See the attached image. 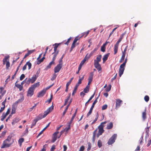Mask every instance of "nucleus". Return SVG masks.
<instances>
[{
    "instance_id": "obj_1",
    "label": "nucleus",
    "mask_w": 151,
    "mask_h": 151,
    "mask_svg": "<svg viewBox=\"0 0 151 151\" xmlns=\"http://www.w3.org/2000/svg\"><path fill=\"white\" fill-rule=\"evenodd\" d=\"M12 136L11 135L8 136L7 138L3 142L1 148L3 149L10 147L12 144V143H11L12 140Z\"/></svg>"
},
{
    "instance_id": "obj_2",
    "label": "nucleus",
    "mask_w": 151,
    "mask_h": 151,
    "mask_svg": "<svg viewBox=\"0 0 151 151\" xmlns=\"http://www.w3.org/2000/svg\"><path fill=\"white\" fill-rule=\"evenodd\" d=\"M127 59L126 58L125 59L124 62L120 65L119 69V75L120 77L123 74L125 67L126 63L127 62Z\"/></svg>"
},
{
    "instance_id": "obj_3",
    "label": "nucleus",
    "mask_w": 151,
    "mask_h": 151,
    "mask_svg": "<svg viewBox=\"0 0 151 151\" xmlns=\"http://www.w3.org/2000/svg\"><path fill=\"white\" fill-rule=\"evenodd\" d=\"M37 78V76L33 75L31 78H29L27 81V84H29L30 83H33L36 80Z\"/></svg>"
},
{
    "instance_id": "obj_4",
    "label": "nucleus",
    "mask_w": 151,
    "mask_h": 151,
    "mask_svg": "<svg viewBox=\"0 0 151 151\" xmlns=\"http://www.w3.org/2000/svg\"><path fill=\"white\" fill-rule=\"evenodd\" d=\"M53 109V106L52 105L44 112V114L42 116L41 115H40V117H42V118L45 117Z\"/></svg>"
},
{
    "instance_id": "obj_5",
    "label": "nucleus",
    "mask_w": 151,
    "mask_h": 151,
    "mask_svg": "<svg viewBox=\"0 0 151 151\" xmlns=\"http://www.w3.org/2000/svg\"><path fill=\"white\" fill-rule=\"evenodd\" d=\"M116 134H114L109 139L108 142V144L109 145H111L113 144L115 142V140L116 138Z\"/></svg>"
},
{
    "instance_id": "obj_6",
    "label": "nucleus",
    "mask_w": 151,
    "mask_h": 151,
    "mask_svg": "<svg viewBox=\"0 0 151 151\" xmlns=\"http://www.w3.org/2000/svg\"><path fill=\"white\" fill-rule=\"evenodd\" d=\"M104 126V125H102L101 126H99V131L98 133L97 134V138H98L99 136L101 135L104 132V131L103 129Z\"/></svg>"
},
{
    "instance_id": "obj_7",
    "label": "nucleus",
    "mask_w": 151,
    "mask_h": 151,
    "mask_svg": "<svg viewBox=\"0 0 151 151\" xmlns=\"http://www.w3.org/2000/svg\"><path fill=\"white\" fill-rule=\"evenodd\" d=\"M35 89L31 86L29 87L28 90L27 96H32L34 94Z\"/></svg>"
},
{
    "instance_id": "obj_8",
    "label": "nucleus",
    "mask_w": 151,
    "mask_h": 151,
    "mask_svg": "<svg viewBox=\"0 0 151 151\" xmlns=\"http://www.w3.org/2000/svg\"><path fill=\"white\" fill-rule=\"evenodd\" d=\"M63 66L62 63L58 64L54 68V71L55 73L58 72L61 69Z\"/></svg>"
},
{
    "instance_id": "obj_9",
    "label": "nucleus",
    "mask_w": 151,
    "mask_h": 151,
    "mask_svg": "<svg viewBox=\"0 0 151 151\" xmlns=\"http://www.w3.org/2000/svg\"><path fill=\"white\" fill-rule=\"evenodd\" d=\"M40 115H39L37 118L34 120L33 122H32L31 126V128H32L33 127L35 126L37 122L39 120L42 119V117H40Z\"/></svg>"
},
{
    "instance_id": "obj_10",
    "label": "nucleus",
    "mask_w": 151,
    "mask_h": 151,
    "mask_svg": "<svg viewBox=\"0 0 151 151\" xmlns=\"http://www.w3.org/2000/svg\"><path fill=\"white\" fill-rule=\"evenodd\" d=\"M122 102L121 100L118 99L116 100V109H117L120 107Z\"/></svg>"
},
{
    "instance_id": "obj_11",
    "label": "nucleus",
    "mask_w": 151,
    "mask_h": 151,
    "mask_svg": "<svg viewBox=\"0 0 151 151\" xmlns=\"http://www.w3.org/2000/svg\"><path fill=\"white\" fill-rule=\"evenodd\" d=\"M94 65L95 68H96L99 71H100L101 70V65L99 63L94 62Z\"/></svg>"
},
{
    "instance_id": "obj_12",
    "label": "nucleus",
    "mask_w": 151,
    "mask_h": 151,
    "mask_svg": "<svg viewBox=\"0 0 151 151\" xmlns=\"http://www.w3.org/2000/svg\"><path fill=\"white\" fill-rule=\"evenodd\" d=\"M20 119L19 118L16 117L14 119L12 122V125H14L15 124L18 123L20 120Z\"/></svg>"
},
{
    "instance_id": "obj_13",
    "label": "nucleus",
    "mask_w": 151,
    "mask_h": 151,
    "mask_svg": "<svg viewBox=\"0 0 151 151\" xmlns=\"http://www.w3.org/2000/svg\"><path fill=\"white\" fill-rule=\"evenodd\" d=\"M146 109H145L144 112L142 114V117L143 121H145L147 118Z\"/></svg>"
},
{
    "instance_id": "obj_14",
    "label": "nucleus",
    "mask_w": 151,
    "mask_h": 151,
    "mask_svg": "<svg viewBox=\"0 0 151 151\" xmlns=\"http://www.w3.org/2000/svg\"><path fill=\"white\" fill-rule=\"evenodd\" d=\"M45 90H43L38 93V95L37 96V97H42L44 95V94H45Z\"/></svg>"
},
{
    "instance_id": "obj_15",
    "label": "nucleus",
    "mask_w": 151,
    "mask_h": 151,
    "mask_svg": "<svg viewBox=\"0 0 151 151\" xmlns=\"http://www.w3.org/2000/svg\"><path fill=\"white\" fill-rule=\"evenodd\" d=\"M113 123L112 122H110L107 124L106 129H111L113 128Z\"/></svg>"
},
{
    "instance_id": "obj_16",
    "label": "nucleus",
    "mask_w": 151,
    "mask_h": 151,
    "mask_svg": "<svg viewBox=\"0 0 151 151\" xmlns=\"http://www.w3.org/2000/svg\"><path fill=\"white\" fill-rule=\"evenodd\" d=\"M101 57L102 55H101L97 56L96 57V60H94V62L99 63L101 61Z\"/></svg>"
},
{
    "instance_id": "obj_17",
    "label": "nucleus",
    "mask_w": 151,
    "mask_h": 151,
    "mask_svg": "<svg viewBox=\"0 0 151 151\" xmlns=\"http://www.w3.org/2000/svg\"><path fill=\"white\" fill-rule=\"evenodd\" d=\"M97 131V129H96L95 131L93 132V136L92 138V141L93 142H95V137L96 135V133Z\"/></svg>"
},
{
    "instance_id": "obj_18",
    "label": "nucleus",
    "mask_w": 151,
    "mask_h": 151,
    "mask_svg": "<svg viewBox=\"0 0 151 151\" xmlns=\"http://www.w3.org/2000/svg\"><path fill=\"white\" fill-rule=\"evenodd\" d=\"M17 82L15 83V86L16 87H17L19 89V90L20 91H21L22 90L23 87V86L21 84H17Z\"/></svg>"
},
{
    "instance_id": "obj_19",
    "label": "nucleus",
    "mask_w": 151,
    "mask_h": 151,
    "mask_svg": "<svg viewBox=\"0 0 151 151\" xmlns=\"http://www.w3.org/2000/svg\"><path fill=\"white\" fill-rule=\"evenodd\" d=\"M109 53H108L104 55L102 59L103 60V63H104L107 60L108 58L109 55Z\"/></svg>"
},
{
    "instance_id": "obj_20",
    "label": "nucleus",
    "mask_w": 151,
    "mask_h": 151,
    "mask_svg": "<svg viewBox=\"0 0 151 151\" xmlns=\"http://www.w3.org/2000/svg\"><path fill=\"white\" fill-rule=\"evenodd\" d=\"M34 52V50H28V52L27 53H26L24 58V59L25 58H26L29 55L32 54V53H33Z\"/></svg>"
},
{
    "instance_id": "obj_21",
    "label": "nucleus",
    "mask_w": 151,
    "mask_h": 151,
    "mask_svg": "<svg viewBox=\"0 0 151 151\" xmlns=\"http://www.w3.org/2000/svg\"><path fill=\"white\" fill-rule=\"evenodd\" d=\"M55 64V62L54 61H53V60H52L51 62L48 65L47 67H46V69L47 70L48 69H49V68H50L51 66V65H53V64Z\"/></svg>"
},
{
    "instance_id": "obj_22",
    "label": "nucleus",
    "mask_w": 151,
    "mask_h": 151,
    "mask_svg": "<svg viewBox=\"0 0 151 151\" xmlns=\"http://www.w3.org/2000/svg\"><path fill=\"white\" fill-rule=\"evenodd\" d=\"M93 75L94 73L93 72H91V73H90V76L88 78V81H92Z\"/></svg>"
},
{
    "instance_id": "obj_23",
    "label": "nucleus",
    "mask_w": 151,
    "mask_h": 151,
    "mask_svg": "<svg viewBox=\"0 0 151 151\" xmlns=\"http://www.w3.org/2000/svg\"><path fill=\"white\" fill-rule=\"evenodd\" d=\"M40 86V82H38L32 85L31 87L35 89V88Z\"/></svg>"
},
{
    "instance_id": "obj_24",
    "label": "nucleus",
    "mask_w": 151,
    "mask_h": 151,
    "mask_svg": "<svg viewBox=\"0 0 151 151\" xmlns=\"http://www.w3.org/2000/svg\"><path fill=\"white\" fill-rule=\"evenodd\" d=\"M58 54V52H57L56 53H53V52L52 53V55H53V57L52 58V60H53V61H55V60L56 58V57Z\"/></svg>"
},
{
    "instance_id": "obj_25",
    "label": "nucleus",
    "mask_w": 151,
    "mask_h": 151,
    "mask_svg": "<svg viewBox=\"0 0 151 151\" xmlns=\"http://www.w3.org/2000/svg\"><path fill=\"white\" fill-rule=\"evenodd\" d=\"M6 92V91L4 90V88L3 87L2 88H1L0 93L2 96H3L5 93Z\"/></svg>"
},
{
    "instance_id": "obj_26",
    "label": "nucleus",
    "mask_w": 151,
    "mask_h": 151,
    "mask_svg": "<svg viewBox=\"0 0 151 151\" xmlns=\"http://www.w3.org/2000/svg\"><path fill=\"white\" fill-rule=\"evenodd\" d=\"M89 86H87L86 88L84 89L83 91L85 93H88L89 91Z\"/></svg>"
},
{
    "instance_id": "obj_27",
    "label": "nucleus",
    "mask_w": 151,
    "mask_h": 151,
    "mask_svg": "<svg viewBox=\"0 0 151 151\" xmlns=\"http://www.w3.org/2000/svg\"><path fill=\"white\" fill-rule=\"evenodd\" d=\"M67 127H66L65 129V131L67 132L70 129V125L71 124H70L68 122L67 123Z\"/></svg>"
},
{
    "instance_id": "obj_28",
    "label": "nucleus",
    "mask_w": 151,
    "mask_h": 151,
    "mask_svg": "<svg viewBox=\"0 0 151 151\" xmlns=\"http://www.w3.org/2000/svg\"><path fill=\"white\" fill-rule=\"evenodd\" d=\"M99 96L97 97V98L94 100V102H93V104H92V105L91 107V108L92 109H93L94 107V106H95V104L97 102V99H98V98H99Z\"/></svg>"
},
{
    "instance_id": "obj_29",
    "label": "nucleus",
    "mask_w": 151,
    "mask_h": 151,
    "mask_svg": "<svg viewBox=\"0 0 151 151\" xmlns=\"http://www.w3.org/2000/svg\"><path fill=\"white\" fill-rule=\"evenodd\" d=\"M89 32V31H88L86 32H84L82 33V35L81 36V38L83 36H84V37H86L88 34Z\"/></svg>"
},
{
    "instance_id": "obj_30",
    "label": "nucleus",
    "mask_w": 151,
    "mask_h": 151,
    "mask_svg": "<svg viewBox=\"0 0 151 151\" xmlns=\"http://www.w3.org/2000/svg\"><path fill=\"white\" fill-rule=\"evenodd\" d=\"M16 108L14 107V105H12V111L11 114H15L16 112Z\"/></svg>"
},
{
    "instance_id": "obj_31",
    "label": "nucleus",
    "mask_w": 151,
    "mask_h": 151,
    "mask_svg": "<svg viewBox=\"0 0 151 151\" xmlns=\"http://www.w3.org/2000/svg\"><path fill=\"white\" fill-rule=\"evenodd\" d=\"M9 56H5L3 60V64L5 65V63H6L7 60L9 59Z\"/></svg>"
},
{
    "instance_id": "obj_32",
    "label": "nucleus",
    "mask_w": 151,
    "mask_h": 151,
    "mask_svg": "<svg viewBox=\"0 0 151 151\" xmlns=\"http://www.w3.org/2000/svg\"><path fill=\"white\" fill-rule=\"evenodd\" d=\"M10 66V63L9 61V59L7 60L6 63V69H8Z\"/></svg>"
},
{
    "instance_id": "obj_33",
    "label": "nucleus",
    "mask_w": 151,
    "mask_h": 151,
    "mask_svg": "<svg viewBox=\"0 0 151 151\" xmlns=\"http://www.w3.org/2000/svg\"><path fill=\"white\" fill-rule=\"evenodd\" d=\"M45 58V57H43L40 60H39H39H37L38 61L37 62V64L38 65L40 64L43 61Z\"/></svg>"
},
{
    "instance_id": "obj_34",
    "label": "nucleus",
    "mask_w": 151,
    "mask_h": 151,
    "mask_svg": "<svg viewBox=\"0 0 151 151\" xmlns=\"http://www.w3.org/2000/svg\"><path fill=\"white\" fill-rule=\"evenodd\" d=\"M24 139L23 138H21L19 139L18 143L20 146H21L22 143L24 142Z\"/></svg>"
},
{
    "instance_id": "obj_35",
    "label": "nucleus",
    "mask_w": 151,
    "mask_h": 151,
    "mask_svg": "<svg viewBox=\"0 0 151 151\" xmlns=\"http://www.w3.org/2000/svg\"><path fill=\"white\" fill-rule=\"evenodd\" d=\"M7 115H6L4 113H3L2 115L1 116V121H3L5 118L6 117Z\"/></svg>"
},
{
    "instance_id": "obj_36",
    "label": "nucleus",
    "mask_w": 151,
    "mask_h": 151,
    "mask_svg": "<svg viewBox=\"0 0 151 151\" xmlns=\"http://www.w3.org/2000/svg\"><path fill=\"white\" fill-rule=\"evenodd\" d=\"M87 144L88 145V148H87V151H89L91 150V144L90 142H88Z\"/></svg>"
},
{
    "instance_id": "obj_37",
    "label": "nucleus",
    "mask_w": 151,
    "mask_h": 151,
    "mask_svg": "<svg viewBox=\"0 0 151 151\" xmlns=\"http://www.w3.org/2000/svg\"><path fill=\"white\" fill-rule=\"evenodd\" d=\"M26 64L28 66V69H30L32 67L31 63L29 61H28L26 63Z\"/></svg>"
},
{
    "instance_id": "obj_38",
    "label": "nucleus",
    "mask_w": 151,
    "mask_h": 151,
    "mask_svg": "<svg viewBox=\"0 0 151 151\" xmlns=\"http://www.w3.org/2000/svg\"><path fill=\"white\" fill-rule=\"evenodd\" d=\"M93 109H92L91 108H90L89 112L87 114L86 116L87 117H88L91 114Z\"/></svg>"
},
{
    "instance_id": "obj_39",
    "label": "nucleus",
    "mask_w": 151,
    "mask_h": 151,
    "mask_svg": "<svg viewBox=\"0 0 151 151\" xmlns=\"http://www.w3.org/2000/svg\"><path fill=\"white\" fill-rule=\"evenodd\" d=\"M99 117V114L97 112L96 114V118L95 119L93 120V122L92 123V124H94L97 120L98 119Z\"/></svg>"
},
{
    "instance_id": "obj_40",
    "label": "nucleus",
    "mask_w": 151,
    "mask_h": 151,
    "mask_svg": "<svg viewBox=\"0 0 151 151\" xmlns=\"http://www.w3.org/2000/svg\"><path fill=\"white\" fill-rule=\"evenodd\" d=\"M81 38V37H79V36H77L75 37V38L74 39V40L73 42H74L75 43L77 41L79 40Z\"/></svg>"
},
{
    "instance_id": "obj_41",
    "label": "nucleus",
    "mask_w": 151,
    "mask_h": 151,
    "mask_svg": "<svg viewBox=\"0 0 151 151\" xmlns=\"http://www.w3.org/2000/svg\"><path fill=\"white\" fill-rule=\"evenodd\" d=\"M81 38V37H79V36H77L75 37V38L74 39V40L73 42H74L75 43L77 41L79 40Z\"/></svg>"
},
{
    "instance_id": "obj_42",
    "label": "nucleus",
    "mask_w": 151,
    "mask_h": 151,
    "mask_svg": "<svg viewBox=\"0 0 151 151\" xmlns=\"http://www.w3.org/2000/svg\"><path fill=\"white\" fill-rule=\"evenodd\" d=\"M118 47L114 46V54H116L117 52Z\"/></svg>"
},
{
    "instance_id": "obj_43",
    "label": "nucleus",
    "mask_w": 151,
    "mask_h": 151,
    "mask_svg": "<svg viewBox=\"0 0 151 151\" xmlns=\"http://www.w3.org/2000/svg\"><path fill=\"white\" fill-rule=\"evenodd\" d=\"M98 146L99 147H101L102 146V143L101 141V140H99L98 141L97 143Z\"/></svg>"
},
{
    "instance_id": "obj_44",
    "label": "nucleus",
    "mask_w": 151,
    "mask_h": 151,
    "mask_svg": "<svg viewBox=\"0 0 151 151\" xmlns=\"http://www.w3.org/2000/svg\"><path fill=\"white\" fill-rule=\"evenodd\" d=\"M75 43L73 42L70 48V52H71L73 50V49L75 47Z\"/></svg>"
},
{
    "instance_id": "obj_45",
    "label": "nucleus",
    "mask_w": 151,
    "mask_h": 151,
    "mask_svg": "<svg viewBox=\"0 0 151 151\" xmlns=\"http://www.w3.org/2000/svg\"><path fill=\"white\" fill-rule=\"evenodd\" d=\"M76 116V115H75V114H73L71 118V119L70 122L68 123H70V124H71L72 122L73 121V119H74Z\"/></svg>"
},
{
    "instance_id": "obj_46",
    "label": "nucleus",
    "mask_w": 151,
    "mask_h": 151,
    "mask_svg": "<svg viewBox=\"0 0 151 151\" xmlns=\"http://www.w3.org/2000/svg\"><path fill=\"white\" fill-rule=\"evenodd\" d=\"M84 77V76H83L81 78L79 79L78 80V82L77 83L80 85V84L81 83L82 81L83 80Z\"/></svg>"
},
{
    "instance_id": "obj_47",
    "label": "nucleus",
    "mask_w": 151,
    "mask_h": 151,
    "mask_svg": "<svg viewBox=\"0 0 151 151\" xmlns=\"http://www.w3.org/2000/svg\"><path fill=\"white\" fill-rule=\"evenodd\" d=\"M57 74H55V73L53 75L52 77L51 78V80L52 81H53L57 77Z\"/></svg>"
},
{
    "instance_id": "obj_48",
    "label": "nucleus",
    "mask_w": 151,
    "mask_h": 151,
    "mask_svg": "<svg viewBox=\"0 0 151 151\" xmlns=\"http://www.w3.org/2000/svg\"><path fill=\"white\" fill-rule=\"evenodd\" d=\"M47 146V144H45L43 146V148L42 149L41 151H45L46 150V148Z\"/></svg>"
},
{
    "instance_id": "obj_49",
    "label": "nucleus",
    "mask_w": 151,
    "mask_h": 151,
    "mask_svg": "<svg viewBox=\"0 0 151 151\" xmlns=\"http://www.w3.org/2000/svg\"><path fill=\"white\" fill-rule=\"evenodd\" d=\"M149 128L150 127H147V128L145 129V132L148 135L149 132Z\"/></svg>"
},
{
    "instance_id": "obj_50",
    "label": "nucleus",
    "mask_w": 151,
    "mask_h": 151,
    "mask_svg": "<svg viewBox=\"0 0 151 151\" xmlns=\"http://www.w3.org/2000/svg\"><path fill=\"white\" fill-rule=\"evenodd\" d=\"M144 99L146 102H148L149 100V96L147 95L145 96L144 97Z\"/></svg>"
},
{
    "instance_id": "obj_51",
    "label": "nucleus",
    "mask_w": 151,
    "mask_h": 151,
    "mask_svg": "<svg viewBox=\"0 0 151 151\" xmlns=\"http://www.w3.org/2000/svg\"><path fill=\"white\" fill-rule=\"evenodd\" d=\"M24 100V97L23 96H22L20 99H18L17 101L19 102V103L22 102Z\"/></svg>"
},
{
    "instance_id": "obj_52",
    "label": "nucleus",
    "mask_w": 151,
    "mask_h": 151,
    "mask_svg": "<svg viewBox=\"0 0 151 151\" xmlns=\"http://www.w3.org/2000/svg\"><path fill=\"white\" fill-rule=\"evenodd\" d=\"M111 85H110L109 86V87L107 88L106 89V92H109L110 91L111 89Z\"/></svg>"
},
{
    "instance_id": "obj_53",
    "label": "nucleus",
    "mask_w": 151,
    "mask_h": 151,
    "mask_svg": "<svg viewBox=\"0 0 151 151\" xmlns=\"http://www.w3.org/2000/svg\"><path fill=\"white\" fill-rule=\"evenodd\" d=\"M107 108V105L106 104H105L102 107V110H104L106 109Z\"/></svg>"
},
{
    "instance_id": "obj_54",
    "label": "nucleus",
    "mask_w": 151,
    "mask_h": 151,
    "mask_svg": "<svg viewBox=\"0 0 151 151\" xmlns=\"http://www.w3.org/2000/svg\"><path fill=\"white\" fill-rule=\"evenodd\" d=\"M70 94H69V96L68 97V98L65 99V103H67V102H68V100H69L70 98Z\"/></svg>"
},
{
    "instance_id": "obj_55",
    "label": "nucleus",
    "mask_w": 151,
    "mask_h": 151,
    "mask_svg": "<svg viewBox=\"0 0 151 151\" xmlns=\"http://www.w3.org/2000/svg\"><path fill=\"white\" fill-rule=\"evenodd\" d=\"M93 54V52L91 53L89 55L88 58L87 56V54L85 56L84 59H86H86L88 60L92 55Z\"/></svg>"
},
{
    "instance_id": "obj_56",
    "label": "nucleus",
    "mask_w": 151,
    "mask_h": 151,
    "mask_svg": "<svg viewBox=\"0 0 151 151\" xmlns=\"http://www.w3.org/2000/svg\"><path fill=\"white\" fill-rule=\"evenodd\" d=\"M101 51L102 52H104L105 51V47L102 45L101 47Z\"/></svg>"
},
{
    "instance_id": "obj_57",
    "label": "nucleus",
    "mask_w": 151,
    "mask_h": 151,
    "mask_svg": "<svg viewBox=\"0 0 151 151\" xmlns=\"http://www.w3.org/2000/svg\"><path fill=\"white\" fill-rule=\"evenodd\" d=\"M59 133V132L56 131L53 134V137H57V135Z\"/></svg>"
},
{
    "instance_id": "obj_58",
    "label": "nucleus",
    "mask_w": 151,
    "mask_h": 151,
    "mask_svg": "<svg viewBox=\"0 0 151 151\" xmlns=\"http://www.w3.org/2000/svg\"><path fill=\"white\" fill-rule=\"evenodd\" d=\"M52 96L51 95L50 98V99H49L47 100V101H45V102L46 103L48 102V103H49V104L50 103V102L52 101Z\"/></svg>"
},
{
    "instance_id": "obj_59",
    "label": "nucleus",
    "mask_w": 151,
    "mask_h": 151,
    "mask_svg": "<svg viewBox=\"0 0 151 151\" xmlns=\"http://www.w3.org/2000/svg\"><path fill=\"white\" fill-rule=\"evenodd\" d=\"M95 93V92H94V93L91 96L89 100H88V102H89L94 97Z\"/></svg>"
},
{
    "instance_id": "obj_60",
    "label": "nucleus",
    "mask_w": 151,
    "mask_h": 151,
    "mask_svg": "<svg viewBox=\"0 0 151 151\" xmlns=\"http://www.w3.org/2000/svg\"><path fill=\"white\" fill-rule=\"evenodd\" d=\"M55 149V145H53L50 149V151H53Z\"/></svg>"
},
{
    "instance_id": "obj_61",
    "label": "nucleus",
    "mask_w": 151,
    "mask_h": 151,
    "mask_svg": "<svg viewBox=\"0 0 151 151\" xmlns=\"http://www.w3.org/2000/svg\"><path fill=\"white\" fill-rule=\"evenodd\" d=\"M117 27H115V28H114V29H113L112 31L111 32V33L110 34V35L109 36V37L111 36V35L113 34L114 31L117 29Z\"/></svg>"
},
{
    "instance_id": "obj_62",
    "label": "nucleus",
    "mask_w": 151,
    "mask_h": 151,
    "mask_svg": "<svg viewBox=\"0 0 151 151\" xmlns=\"http://www.w3.org/2000/svg\"><path fill=\"white\" fill-rule=\"evenodd\" d=\"M85 149L84 146H82L80 147L79 151H83Z\"/></svg>"
},
{
    "instance_id": "obj_63",
    "label": "nucleus",
    "mask_w": 151,
    "mask_h": 151,
    "mask_svg": "<svg viewBox=\"0 0 151 151\" xmlns=\"http://www.w3.org/2000/svg\"><path fill=\"white\" fill-rule=\"evenodd\" d=\"M25 77V75L24 74H22L20 77V80L22 81Z\"/></svg>"
},
{
    "instance_id": "obj_64",
    "label": "nucleus",
    "mask_w": 151,
    "mask_h": 151,
    "mask_svg": "<svg viewBox=\"0 0 151 151\" xmlns=\"http://www.w3.org/2000/svg\"><path fill=\"white\" fill-rule=\"evenodd\" d=\"M86 61V59H84L81 62L80 64H81L82 65H83Z\"/></svg>"
}]
</instances>
